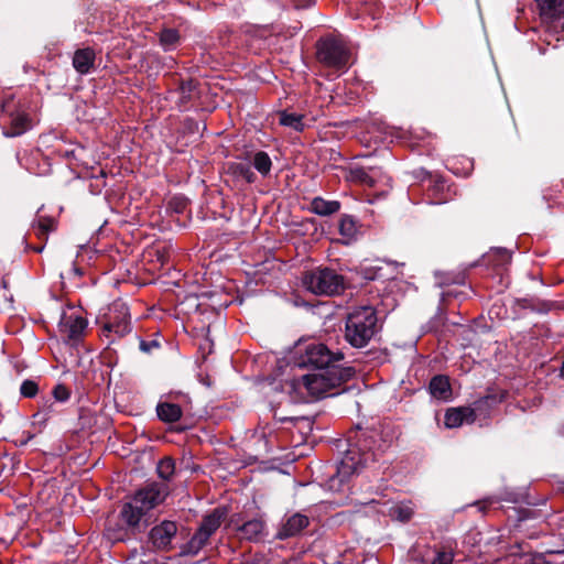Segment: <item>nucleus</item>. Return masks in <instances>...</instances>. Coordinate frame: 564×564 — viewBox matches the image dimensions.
Returning <instances> with one entry per match:
<instances>
[{
  "label": "nucleus",
  "mask_w": 564,
  "mask_h": 564,
  "mask_svg": "<svg viewBox=\"0 0 564 564\" xmlns=\"http://www.w3.org/2000/svg\"><path fill=\"white\" fill-rule=\"evenodd\" d=\"M170 494L169 486L165 482L147 481L142 487L134 491L130 501L122 505L120 519L127 528H120L113 534L116 541L123 542L130 538V534L142 532L148 525L143 518L148 512L163 503Z\"/></svg>",
  "instance_id": "f257e3e1"
},
{
  "label": "nucleus",
  "mask_w": 564,
  "mask_h": 564,
  "mask_svg": "<svg viewBox=\"0 0 564 564\" xmlns=\"http://www.w3.org/2000/svg\"><path fill=\"white\" fill-rule=\"evenodd\" d=\"M96 324L100 328L99 336L107 339L109 349L132 332L129 306L121 300L113 301L105 313L97 316Z\"/></svg>",
  "instance_id": "f03ea898"
},
{
  "label": "nucleus",
  "mask_w": 564,
  "mask_h": 564,
  "mask_svg": "<svg viewBox=\"0 0 564 564\" xmlns=\"http://www.w3.org/2000/svg\"><path fill=\"white\" fill-rule=\"evenodd\" d=\"M378 330L377 312L371 306L357 307L346 317L345 339L354 348L366 347Z\"/></svg>",
  "instance_id": "7ed1b4c3"
},
{
  "label": "nucleus",
  "mask_w": 564,
  "mask_h": 564,
  "mask_svg": "<svg viewBox=\"0 0 564 564\" xmlns=\"http://www.w3.org/2000/svg\"><path fill=\"white\" fill-rule=\"evenodd\" d=\"M302 285L315 295L335 296L345 292L344 275L328 267H316L303 273Z\"/></svg>",
  "instance_id": "20e7f679"
},
{
  "label": "nucleus",
  "mask_w": 564,
  "mask_h": 564,
  "mask_svg": "<svg viewBox=\"0 0 564 564\" xmlns=\"http://www.w3.org/2000/svg\"><path fill=\"white\" fill-rule=\"evenodd\" d=\"M355 375L351 367H326L315 373L304 375L302 382L306 390L316 398H323L327 393L348 381Z\"/></svg>",
  "instance_id": "39448f33"
},
{
  "label": "nucleus",
  "mask_w": 564,
  "mask_h": 564,
  "mask_svg": "<svg viewBox=\"0 0 564 564\" xmlns=\"http://www.w3.org/2000/svg\"><path fill=\"white\" fill-rule=\"evenodd\" d=\"M316 59L328 68L344 70L349 66L350 52L340 40L327 35L316 42Z\"/></svg>",
  "instance_id": "423d86ee"
},
{
  "label": "nucleus",
  "mask_w": 564,
  "mask_h": 564,
  "mask_svg": "<svg viewBox=\"0 0 564 564\" xmlns=\"http://www.w3.org/2000/svg\"><path fill=\"white\" fill-rule=\"evenodd\" d=\"M299 367H313L316 370H325L326 367H338L336 361L344 359L341 351L333 352L323 343H308L303 348L297 347Z\"/></svg>",
  "instance_id": "0eeeda50"
},
{
  "label": "nucleus",
  "mask_w": 564,
  "mask_h": 564,
  "mask_svg": "<svg viewBox=\"0 0 564 564\" xmlns=\"http://www.w3.org/2000/svg\"><path fill=\"white\" fill-rule=\"evenodd\" d=\"M178 525L175 521L163 520L151 528L148 534V543L155 552H171L174 549L173 541L176 538Z\"/></svg>",
  "instance_id": "6e6552de"
},
{
  "label": "nucleus",
  "mask_w": 564,
  "mask_h": 564,
  "mask_svg": "<svg viewBox=\"0 0 564 564\" xmlns=\"http://www.w3.org/2000/svg\"><path fill=\"white\" fill-rule=\"evenodd\" d=\"M87 326V319L80 315H64L59 323L64 343L74 348L78 347L84 340Z\"/></svg>",
  "instance_id": "1a4fd4ad"
},
{
  "label": "nucleus",
  "mask_w": 564,
  "mask_h": 564,
  "mask_svg": "<svg viewBox=\"0 0 564 564\" xmlns=\"http://www.w3.org/2000/svg\"><path fill=\"white\" fill-rule=\"evenodd\" d=\"M308 525V517L301 512L285 514L278 525L274 539L284 541L288 539L297 538Z\"/></svg>",
  "instance_id": "9d476101"
},
{
  "label": "nucleus",
  "mask_w": 564,
  "mask_h": 564,
  "mask_svg": "<svg viewBox=\"0 0 564 564\" xmlns=\"http://www.w3.org/2000/svg\"><path fill=\"white\" fill-rule=\"evenodd\" d=\"M541 21L554 30L564 29V0H535Z\"/></svg>",
  "instance_id": "9b49d317"
},
{
  "label": "nucleus",
  "mask_w": 564,
  "mask_h": 564,
  "mask_svg": "<svg viewBox=\"0 0 564 564\" xmlns=\"http://www.w3.org/2000/svg\"><path fill=\"white\" fill-rule=\"evenodd\" d=\"M366 460V454L361 453L360 449L355 451L354 448H347L337 467L336 476L332 480L335 481V479H338L340 484L348 480L351 475L359 473Z\"/></svg>",
  "instance_id": "f8f14e48"
},
{
  "label": "nucleus",
  "mask_w": 564,
  "mask_h": 564,
  "mask_svg": "<svg viewBox=\"0 0 564 564\" xmlns=\"http://www.w3.org/2000/svg\"><path fill=\"white\" fill-rule=\"evenodd\" d=\"M176 93L178 94L176 106L180 110L187 111L200 98V83L195 78L180 79Z\"/></svg>",
  "instance_id": "ddd939ff"
},
{
  "label": "nucleus",
  "mask_w": 564,
  "mask_h": 564,
  "mask_svg": "<svg viewBox=\"0 0 564 564\" xmlns=\"http://www.w3.org/2000/svg\"><path fill=\"white\" fill-rule=\"evenodd\" d=\"M476 419V411L470 406L451 408L445 412L444 424L447 429H456L464 423L471 424Z\"/></svg>",
  "instance_id": "4468645a"
},
{
  "label": "nucleus",
  "mask_w": 564,
  "mask_h": 564,
  "mask_svg": "<svg viewBox=\"0 0 564 564\" xmlns=\"http://www.w3.org/2000/svg\"><path fill=\"white\" fill-rule=\"evenodd\" d=\"M228 516L229 507L218 506L210 512L203 516L198 528L205 533L213 536L216 533V531L220 528L221 523L228 518Z\"/></svg>",
  "instance_id": "2eb2a0df"
},
{
  "label": "nucleus",
  "mask_w": 564,
  "mask_h": 564,
  "mask_svg": "<svg viewBox=\"0 0 564 564\" xmlns=\"http://www.w3.org/2000/svg\"><path fill=\"white\" fill-rule=\"evenodd\" d=\"M96 53L91 47L78 48L73 55V67L82 75L89 74L95 68Z\"/></svg>",
  "instance_id": "dca6fc26"
},
{
  "label": "nucleus",
  "mask_w": 564,
  "mask_h": 564,
  "mask_svg": "<svg viewBox=\"0 0 564 564\" xmlns=\"http://www.w3.org/2000/svg\"><path fill=\"white\" fill-rule=\"evenodd\" d=\"M8 130L4 132L7 137H18L26 132L31 128V118L24 111H11L8 113Z\"/></svg>",
  "instance_id": "f3484780"
},
{
  "label": "nucleus",
  "mask_w": 564,
  "mask_h": 564,
  "mask_svg": "<svg viewBox=\"0 0 564 564\" xmlns=\"http://www.w3.org/2000/svg\"><path fill=\"white\" fill-rule=\"evenodd\" d=\"M210 535L202 531L199 528L196 529L192 538L180 547L181 556H195L205 546L209 544Z\"/></svg>",
  "instance_id": "a211bd4d"
},
{
  "label": "nucleus",
  "mask_w": 564,
  "mask_h": 564,
  "mask_svg": "<svg viewBox=\"0 0 564 564\" xmlns=\"http://www.w3.org/2000/svg\"><path fill=\"white\" fill-rule=\"evenodd\" d=\"M264 530L265 522L261 518H254L241 524L239 536L248 541L258 542L263 539Z\"/></svg>",
  "instance_id": "6ab92c4d"
},
{
  "label": "nucleus",
  "mask_w": 564,
  "mask_h": 564,
  "mask_svg": "<svg viewBox=\"0 0 564 564\" xmlns=\"http://www.w3.org/2000/svg\"><path fill=\"white\" fill-rule=\"evenodd\" d=\"M341 204L338 200H327L322 196H316L311 200L308 210L318 216H330L340 210Z\"/></svg>",
  "instance_id": "aec40b11"
},
{
  "label": "nucleus",
  "mask_w": 564,
  "mask_h": 564,
  "mask_svg": "<svg viewBox=\"0 0 564 564\" xmlns=\"http://www.w3.org/2000/svg\"><path fill=\"white\" fill-rule=\"evenodd\" d=\"M429 391L432 397L440 400H448L452 397L449 379L444 375L434 376L429 383Z\"/></svg>",
  "instance_id": "412c9836"
},
{
  "label": "nucleus",
  "mask_w": 564,
  "mask_h": 564,
  "mask_svg": "<svg viewBox=\"0 0 564 564\" xmlns=\"http://www.w3.org/2000/svg\"><path fill=\"white\" fill-rule=\"evenodd\" d=\"M156 415L159 420L164 423H175L181 420L183 410L174 402H159L156 405Z\"/></svg>",
  "instance_id": "4be33fe9"
},
{
  "label": "nucleus",
  "mask_w": 564,
  "mask_h": 564,
  "mask_svg": "<svg viewBox=\"0 0 564 564\" xmlns=\"http://www.w3.org/2000/svg\"><path fill=\"white\" fill-rule=\"evenodd\" d=\"M356 272L366 281H386L390 279V276L386 273V268L379 264L361 263L356 269Z\"/></svg>",
  "instance_id": "5701e85b"
},
{
  "label": "nucleus",
  "mask_w": 564,
  "mask_h": 564,
  "mask_svg": "<svg viewBox=\"0 0 564 564\" xmlns=\"http://www.w3.org/2000/svg\"><path fill=\"white\" fill-rule=\"evenodd\" d=\"M338 231L345 239V242L352 240L358 232V220L355 216L343 214L338 223Z\"/></svg>",
  "instance_id": "b1692460"
},
{
  "label": "nucleus",
  "mask_w": 564,
  "mask_h": 564,
  "mask_svg": "<svg viewBox=\"0 0 564 564\" xmlns=\"http://www.w3.org/2000/svg\"><path fill=\"white\" fill-rule=\"evenodd\" d=\"M512 254L505 248H497L487 256V262L498 271V274H502L507 265L510 264Z\"/></svg>",
  "instance_id": "393cba45"
},
{
  "label": "nucleus",
  "mask_w": 564,
  "mask_h": 564,
  "mask_svg": "<svg viewBox=\"0 0 564 564\" xmlns=\"http://www.w3.org/2000/svg\"><path fill=\"white\" fill-rule=\"evenodd\" d=\"M424 176L421 178L423 185L426 186L429 192H433L432 195H429L430 198H434L437 203L441 200L437 199L436 195L444 189V180L440 175H433L430 172L422 171Z\"/></svg>",
  "instance_id": "a878e982"
},
{
  "label": "nucleus",
  "mask_w": 564,
  "mask_h": 564,
  "mask_svg": "<svg viewBox=\"0 0 564 564\" xmlns=\"http://www.w3.org/2000/svg\"><path fill=\"white\" fill-rule=\"evenodd\" d=\"M372 170V167L367 169L365 166H352L349 170V178L351 182L373 187L376 185V180L369 173Z\"/></svg>",
  "instance_id": "bb28decb"
},
{
  "label": "nucleus",
  "mask_w": 564,
  "mask_h": 564,
  "mask_svg": "<svg viewBox=\"0 0 564 564\" xmlns=\"http://www.w3.org/2000/svg\"><path fill=\"white\" fill-rule=\"evenodd\" d=\"M514 304L520 308H528L536 313H547L551 310V304L549 302L541 301L536 297L516 299Z\"/></svg>",
  "instance_id": "cd10ccee"
},
{
  "label": "nucleus",
  "mask_w": 564,
  "mask_h": 564,
  "mask_svg": "<svg viewBox=\"0 0 564 564\" xmlns=\"http://www.w3.org/2000/svg\"><path fill=\"white\" fill-rule=\"evenodd\" d=\"M160 44L163 46L165 51H170L176 47L180 43L181 35L178 30L173 28H164L159 33Z\"/></svg>",
  "instance_id": "c85d7f7f"
},
{
  "label": "nucleus",
  "mask_w": 564,
  "mask_h": 564,
  "mask_svg": "<svg viewBox=\"0 0 564 564\" xmlns=\"http://www.w3.org/2000/svg\"><path fill=\"white\" fill-rule=\"evenodd\" d=\"M303 118L304 117L302 115L291 113L284 110L279 115V122L281 126L289 127L301 132L305 128Z\"/></svg>",
  "instance_id": "c756f323"
},
{
  "label": "nucleus",
  "mask_w": 564,
  "mask_h": 564,
  "mask_svg": "<svg viewBox=\"0 0 564 564\" xmlns=\"http://www.w3.org/2000/svg\"><path fill=\"white\" fill-rule=\"evenodd\" d=\"M156 473L162 480H171L175 474V460L171 456L163 457L156 465Z\"/></svg>",
  "instance_id": "7c9ffc66"
},
{
  "label": "nucleus",
  "mask_w": 564,
  "mask_h": 564,
  "mask_svg": "<svg viewBox=\"0 0 564 564\" xmlns=\"http://www.w3.org/2000/svg\"><path fill=\"white\" fill-rule=\"evenodd\" d=\"M252 164L262 176H267L272 167V161L264 151H258L254 154Z\"/></svg>",
  "instance_id": "2f4dec72"
},
{
  "label": "nucleus",
  "mask_w": 564,
  "mask_h": 564,
  "mask_svg": "<svg viewBox=\"0 0 564 564\" xmlns=\"http://www.w3.org/2000/svg\"><path fill=\"white\" fill-rule=\"evenodd\" d=\"M187 205L188 199L184 196H173L165 206V213L170 217L183 214L186 210Z\"/></svg>",
  "instance_id": "473e14b6"
},
{
  "label": "nucleus",
  "mask_w": 564,
  "mask_h": 564,
  "mask_svg": "<svg viewBox=\"0 0 564 564\" xmlns=\"http://www.w3.org/2000/svg\"><path fill=\"white\" fill-rule=\"evenodd\" d=\"M231 174L236 177H240L248 183H253L256 181V174L251 170L250 165L246 163H232L229 166Z\"/></svg>",
  "instance_id": "72a5a7b5"
},
{
  "label": "nucleus",
  "mask_w": 564,
  "mask_h": 564,
  "mask_svg": "<svg viewBox=\"0 0 564 564\" xmlns=\"http://www.w3.org/2000/svg\"><path fill=\"white\" fill-rule=\"evenodd\" d=\"M55 229V221L50 217H41L37 221V226L35 228V234L39 239L46 241L47 236L51 231Z\"/></svg>",
  "instance_id": "f704fd0d"
},
{
  "label": "nucleus",
  "mask_w": 564,
  "mask_h": 564,
  "mask_svg": "<svg viewBox=\"0 0 564 564\" xmlns=\"http://www.w3.org/2000/svg\"><path fill=\"white\" fill-rule=\"evenodd\" d=\"M39 393V383L32 379H25L20 386V394L23 398L32 399Z\"/></svg>",
  "instance_id": "c9c22d12"
},
{
  "label": "nucleus",
  "mask_w": 564,
  "mask_h": 564,
  "mask_svg": "<svg viewBox=\"0 0 564 564\" xmlns=\"http://www.w3.org/2000/svg\"><path fill=\"white\" fill-rule=\"evenodd\" d=\"M52 395L57 402H67L70 399L72 391L66 384L57 383L52 389Z\"/></svg>",
  "instance_id": "e433bc0d"
},
{
  "label": "nucleus",
  "mask_w": 564,
  "mask_h": 564,
  "mask_svg": "<svg viewBox=\"0 0 564 564\" xmlns=\"http://www.w3.org/2000/svg\"><path fill=\"white\" fill-rule=\"evenodd\" d=\"M56 413L55 402L51 400H46L39 412L34 415V417H40L41 421L45 422L52 417L53 414Z\"/></svg>",
  "instance_id": "4c0bfd02"
},
{
  "label": "nucleus",
  "mask_w": 564,
  "mask_h": 564,
  "mask_svg": "<svg viewBox=\"0 0 564 564\" xmlns=\"http://www.w3.org/2000/svg\"><path fill=\"white\" fill-rule=\"evenodd\" d=\"M161 341L159 338L141 339L139 340V349L144 354H152L161 348Z\"/></svg>",
  "instance_id": "58836bf2"
},
{
  "label": "nucleus",
  "mask_w": 564,
  "mask_h": 564,
  "mask_svg": "<svg viewBox=\"0 0 564 564\" xmlns=\"http://www.w3.org/2000/svg\"><path fill=\"white\" fill-rule=\"evenodd\" d=\"M454 554L449 551L438 550L432 564H452Z\"/></svg>",
  "instance_id": "ea45409f"
},
{
  "label": "nucleus",
  "mask_w": 564,
  "mask_h": 564,
  "mask_svg": "<svg viewBox=\"0 0 564 564\" xmlns=\"http://www.w3.org/2000/svg\"><path fill=\"white\" fill-rule=\"evenodd\" d=\"M243 522H247V520H245V518H243V514L235 513L229 517L227 527L231 530H235L236 532H238L240 534V527Z\"/></svg>",
  "instance_id": "a19ab883"
},
{
  "label": "nucleus",
  "mask_w": 564,
  "mask_h": 564,
  "mask_svg": "<svg viewBox=\"0 0 564 564\" xmlns=\"http://www.w3.org/2000/svg\"><path fill=\"white\" fill-rule=\"evenodd\" d=\"M411 516H412V511L410 509H403V508H399L398 509V518L405 522V521H409L411 519Z\"/></svg>",
  "instance_id": "79ce46f5"
},
{
  "label": "nucleus",
  "mask_w": 564,
  "mask_h": 564,
  "mask_svg": "<svg viewBox=\"0 0 564 564\" xmlns=\"http://www.w3.org/2000/svg\"><path fill=\"white\" fill-rule=\"evenodd\" d=\"M527 564H551L550 562L545 561V558L542 555H535L531 557Z\"/></svg>",
  "instance_id": "37998d69"
},
{
  "label": "nucleus",
  "mask_w": 564,
  "mask_h": 564,
  "mask_svg": "<svg viewBox=\"0 0 564 564\" xmlns=\"http://www.w3.org/2000/svg\"><path fill=\"white\" fill-rule=\"evenodd\" d=\"M296 8H307L315 2V0H293Z\"/></svg>",
  "instance_id": "c03bdc74"
},
{
  "label": "nucleus",
  "mask_w": 564,
  "mask_h": 564,
  "mask_svg": "<svg viewBox=\"0 0 564 564\" xmlns=\"http://www.w3.org/2000/svg\"><path fill=\"white\" fill-rule=\"evenodd\" d=\"M69 274H73L75 276H83L84 275V270L77 265H73L68 272Z\"/></svg>",
  "instance_id": "a18cd8bd"
},
{
  "label": "nucleus",
  "mask_w": 564,
  "mask_h": 564,
  "mask_svg": "<svg viewBox=\"0 0 564 564\" xmlns=\"http://www.w3.org/2000/svg\"><path fill=\"white\" fill-rule=\"evenodd\" d=\"M501 308H502V306H499V305H497V303H495V304L492 305V307L490 308L489 313H490V314H494V313H495L497 316H499V314H500V310H501Z\"/></svg>",
  "instance_id": "49530a36"
},
{
  "label": "nucleus",
  "mask_w": 564,
  "mask_h": 564,
  "mask_svg": "<svg viewBox=\"0 0 564 564\" xmlns=\"http://www.w3.org/2000/svg\"><path fill=\"white\" fill-rule=\"evenodd\" d=\"M64 156L67 158V159L72 158V159L77 160L75 150H70V151L67 150V151H65Z\"/></svg>",
  "instance_id": "de8ad7c7"
},
{
  "label": "nucleus",
  "mask_w": 564,
  "mask_h": 564,
  "mask_svg": "<svg viewBox=\"0 0 564 564\" xmlns=\"http://www.w3.org/2000/svg\"><path fill=\"white\" fill-rule=\"evenodd\" d=\"M349 448H354L355 451L360 449L361 453H365L367 455V453L365 452L364 448L358 447V444L352 445V444L349 443Z\"/></svg>",
  "instance_id": "09e8293b"
},
{
  "label": "nucleus",
  "mask_w": 564,
  "mask_h": 564,
  "mask_svg": "<svg viewBox=\"0 0 564 564\" xmlns=\"http://www.w3.org/2000/svg\"><path fill=\"white\" fill-rule=\"evenodd\" d=\"M43 249H44V243H43V245H41V246H39V247H34V248H33V250H34L35 252H37V253L42 252V251H43Z\"/></svg>",
  "instance_id": "8fccbe9b"
},
{
  "label": "nucleus",
  "mask_w": 564,
  "mask_h": 564,
  "mask_svg": "<svg viewBox=\"0 0 564 564\" xmlns=\"http://www.w3.org/2000/svg\"><path fill=\"white\" fill-rule=\"evenodd\" d=\"M1 285L4 289L8 288V281L4 278L1 280Z\"/></svg>",
  "instance_id": "3c124183"
},
{
  "label": "nucleus",
  "mask_w": 564,
  "mask_h": 564,
  "mask_svg": "<svg viewBox=\"0 0 564 564\" xmlns=\"http://www.w3.org/2000/svg\"><path fill=\"white\" fill-rule=\"evenodd\" d=\"M293 420H294L293 417H281L280 419L281 422L293 421Z\"/></svg>",
  "instance_id": "603ef678"
},
{
  "label": "nucleus",
  "mask_w": 564,
  "mask_h": 564,
  "mask_svg": "<svg viewBox=\"0 0 564 564\" xmlns=\"http://www.w3.org/2000/svg\"><path fill=\"white\" fill-rule=\"evenodd\" d=\"M562 488H563V490H564V481H563V484H562Z\"/></svg>",
  "instance_id": "864d4df0"
}]
</instances>
